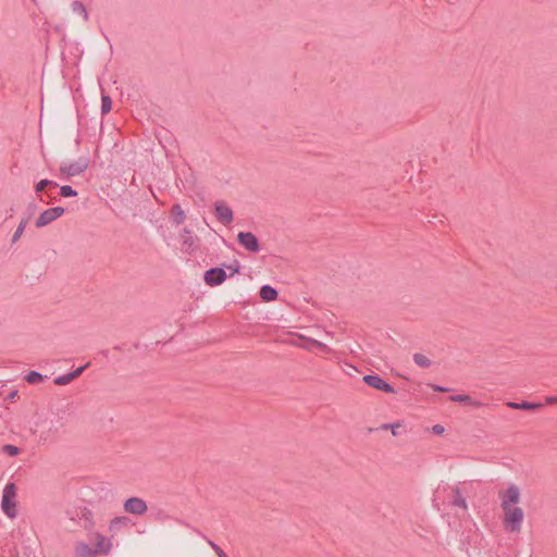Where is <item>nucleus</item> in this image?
Returning a JSON list of instances; mask_svg holds the SVG:
<instances>
[{
  "label": "nucleus",
  "instance_id": "13",
  "mask_svg": "<svg viewBox=\"0 0 557 557\" xmlns=\"http://www.w3.org/2000/svg\"><path fill=\"white\" fill-rule=\"evenodd\" d=\"M74 550L77 557H91L92 555H96L92 546H89L84 541L77 542Z\"/></svg>",
  "mask_w": 557,
  "mask_h": 557
},
{
  "label": "nucleus",
  "instance_id": "11",
  "mask_svg": "<svg viewBox=\"0 0 557 557\" xmlns=\"http://www.w3.org/2000/svg\"><path fill=\"white\" fill-rule=\"evenodd\" d=\"M214 212L219 221L225 225L231 224V222L233 221V211L224 202H216Z\"/></svg>",
  "mask_w": 557,
  "mask_h": 557
},
{
  "label": "nucleus",
  "instance_id": "15",
  "mask_svg": "<svg viewBox=\"0 0 557 557\" xmlns=\"http://www.w3.org/2000/svg\"><path fill=\"white\" fill-rule=\"evenodd\" d=\"M413 360H414L416 364L421 368H429L432 364L431 359L423 354H416L413 356Z\"/></svg>",
  "mask_w": 557,
  "mask_h": 557
},
{
  "label": "nucleus",
  "instance_id": "10",
  "mask_svg": "<svg viewBox=\"0 0 557 557\" xmlns=\"http://www.w3.org/2000/svg\"><path fill=\"white\" fill-rule=\"evenodd\" d=\"M363 381L371 387L382 391L385 393H395V389L392 385L381 379L379 375H366Z\"/></svg>",
  "mask_w": 557,
  "mask_h": 557
},
{
  "label": "nucleus",
  "instance_id": "23",
  "mask_svg": "<svg viewBox=\"0 0 557 557\" xmlns=\"http://www.w3.org/2000/svg\"><path fill=\"white\" fill-rule=\"evenodd\" d=\"M50 185H53V186H57L55 183L49 181V180H41L39 181L36 186H35V189L37 193H40L41 190H44L47 186H50Z\"/></svg>",
  "mask_w": 557,
  "mask_h": 557
},
{
  "label": "nucleus",
  "instance_id": "20",
  "mask_svg": "<svg viewBox=\"0 0 557 557\" xmlns=\"http://www.w3.org/2000/svg\"><path fill=\"white\" fill-rule=\"evenodd\" d=\"M112 109V100L109 96L102 95L101 97V112L102 114H107Z\"/></svg>",
  "mask_w": 557,
  "mask_h": 557
},
{
  "label": "nucleus",
  "instance_id": "24",
  "mask_svg": "<svg viewBox=\"0 0 557 557\" xmlns=\"http://www.w3.org/2000/svg\"><path fill=\"white\" fill-rule=\"evenodd\" d=\"M60 194L62 197H75L77 195L71 186H62L60 188Z\"/></svg>",
  "mask_w": 557,
  "mask_h": 557
},
{
  "label": "nucleus",
  "instance_id": "18",
  "mask_svg": "<svg viewBox=\"0 0 557 557\" xmlns=\"http://www.w3.org/2000/svg\"><path fill=\"white\" fill-rule=\"evenodd\" d=\"M172 215L176 224H182L185 220V213L178 205L173 207Z\"/></svg>",
  "mask_w": 557,
  "mask_h": 557
},
{
  "label": "nucleus",
  "instance_id": "7",
  "mask_svg": "<svg viewBox=\"0 0 557 557\" xmlns=\"http://www.w3.org/2000/svg\"><path fill=\"white\" fill-rule=\"evenodd\" d=\"M129 527V519L125 516L114 517L109 521L108 532L110 537L113 539L115 535L126 530Z\"/></svg>",
  "mask_w": 557,
  "mask_h": 557
},
{
  "label": "nucleus",
  "instance_id": "28",
  "mask_svg": "<svg viewBox=\"0 0 557 557\" xmlns=\"http://www.w3.org/2000/svg\"><path fill=\"white\" fill-rule=\"evenodd\" d=\"M546 404H557V397H548Z\"/></svg>",
  "mask_w": 557,
  "mask_h": 557
},
{
  "label": "nucleus",
  "instance_id": "27",
  "mask_svg": "<svg viewBox=\"0 0 557 557\" xmlns=\"http://www.w3.org/2000/svg\"><path fill=\"white\" fill-rule=\"evenodd\" d=\"M214 548L219 557H227L226 554L222 552L219 547L214 546Z\"/></svg>",
  "mask_w": 557,
  "mask_h": 557
},
{
  "label": "nucleus",
  "instance_id": "3",
  "mask_svg": "<svg viewBox=\"0 0 557 557\" xmlns=\"http://www.w3.org/2000/svg\"><path fill=\"white\" fill-rule=\"evenodd\" d=\"M91 546L96 555H109L113 549V541L101 532L90 533Z\"/></svg>",
  "mask_w": 557,
  "mask_h": 557
},
{
  "label": "nucleus",
  "instance_id": "30",
  "mask_svg": "<svg viewBox=\"0 0 557 557\" xmlns=\"http://www.w3.org/2000/svg\"><path fill=\"white\" fill-rule=\"evenodd\" d=\"M312 344L318 346V347L325 348V346L322 343L318 342V341H312Z\"/></svg>",
  "mask_w": 557,
  "mask_h": 557
},
{
  "label": "nucleus",
  "instance_id": "33",
  "mask_svg": "<svg viewBox=\"0 0 557 557\" xmlns=\"http://www.w3.org/2000/svg\"><path fill=\"white\" fill-rule=\"evenodd\" d=\"M232 271H233L234 273H237V272H238V268H232Z\"/></svg>",
  "mask_w": 557,
  "mask_h": 557
},
{
  "label": "nucleus",
  "instance_id": "25",
  "mask_svg": "<svg viewBox=\"0 0 557 557\" xmlns=\"http://www.w3.org/2000/svg\"><path fill=\"white\" fill-rule=\"evenodd\" d=\"M403 426L400 422L385 424L383 426L384 430H389L394 436L398 435V430Z\"/></svg>",
  "mask_w": 557,
  "mask_h": 557
},
{
  "label": "nucleus",
  "instance_id": "6",
  "mask_svg": "<svg viewBox=\"0 0 557 557\" xmlns=\"http://www.w3.org/2000/svg\"><path fill=\"white\" fill-rule=\"evenodd\" d=\"M226 280V272L221 268H213L205 272L203 281L209 286H218Z\"/></svg>",
  "mask_w": 557,
  "mask_h": 557
},
{
  "label": "nucleus",
  "instance_id": "22",
  "mask_svg": "<svg viewBox=\"0 0 557 557\" xmlns=\"http://www.w3.org/2000/svg\"><path fill=\"white\" fill-rule=\"evenodd\" d=\"M41 380H42V375H41L40 373H38V372H35V371L29 372V373L27 374V376H26V381H27L28 383H32V384H34V383H38V382H40Z\"/></svg>",
  "mask_w": 557,
  "mask_h": 557
},
{
  "label": "nucleus",
  "instance_id": "21",
  "mask_svg": "<svg viewBox=\"0 0 557 557\" xmlns=\"http://www.w3.org/2000/svg\"><path fill=\"white\" fill-rule=\"evenodd\" d=\"M3 453H5L9 456L15 457L20 455L21 449L17 446L7 444L2 447Z\"/></svg>",
  "mask_w": 557,
  "mask_h": 557
},
{
  "label": "nucleus",
  "instance_id": "16",
  "mask_svg": "<svg viewBox=\"0 0 557 557\" xmlns=\"http://www.w3.org/2000/svg\"><path fill=\"white\" fill-rule=\"evenodd\" d=\"M507 405L510 408L523 409V410H533V409L540 408L542 406L541 404H531V403H521V404L508 403Z\"/></svg>",
  "mask_w": 557,
  "mask_h": 557
},
{
  "label": "nucleus",
  "instance_id": "17",
  "mask_svg": "<svg viewBox=\"0 0 557 557\" xmlns=\"http://www.w3.org/2000/svg\"><path fill=\"white\" fill-rule=\"evenodd\" d=\"M27 223H28V220L27 219H22L16 231L14 232L13 236H12V242L13 243H16L23 235L26 226H27Z\"/></svg>",
  "mask_w": 557,
  "mask_h": 557
},
{
  "label": "nucleus",
  "instance_id": "32",
  "mask_svg": "<svg viewBox=\"0 0 557 557\" xmlns=\"http://www.w3.org/2000/svg\"><path fill=\"white\" fill-rule=\"evenodd\" d=\"M16 396V392H13L11 395H10V398H14Z\"/></svg>",
  "mask_w": 557,
  "mask_h": 557
},
{
  "label": "nucleus",
  "instance_id": "8",
  "mask_svg": "<svg viewBox=\"0 0 557 557\" xmlns=\"http://www.w3.org/2000/svg\"><path fill=\"white\" fill-rule=\"evenodd\" d=\"M147 504L138 497L128 498L124 503V510L132 515L141 516L147 511Z\"/></svg>",
  "mask_w": 557,
  "mask_h": 557
},
{
  "label": "nucleus",
  "instance_id": "14",
  "mask_svg": "<svg viewBox=\"0 0 557 557\" xmlns=\"http://www.w3.org/2000/svg\"><path fill=\"white\" fill-rule=\"evenodd\" d=\"M260 297L263 301H273L277 298V292L270 285L260 288Z\"/></svg>",
  "mask_w": 557,
  "mask_h": 557
},
{
  "label": "nucleus",
  "instance_id": "31",
  "mask_svg": "<svg viewBox=\"0 0 557 557\" xmlns=\"http://www.w3.org/2000/svg\"><path fill=\"white\" fill-rule=\"evenodd\" d=\"M434 389L440 391V392H444L445 391L443 387H440V386L435 387Z\"/></svg>",
  "mask_w": 557,
  "mask_h": 557
},
{
  "label": "nucleus",
  "instance_id": "2",
  "mask_svg": "<svg viewBox=\"0 0 557 557\" xmlns=\"http://www.w3.org/2000/svg\"><path fill=\"white\" fill-rule=\"evenodd\" d=\"M16 486L14 483H9L2 491L1 509L10 518L13 519L17 515L16 509Z\"/></svg>",
  "mask_w": 557,
  "mask_h": 557
},
{
  "label": "nucleus",
  "instance_id": "19",
  "mask_svg": "<svg viewBox=\"0 0 557 557\" xmlns=\"http://www.w3.org/2000/svg\"><path fill=\"white\" fill-rule=\"evenodd\" d=\"M451 400L453 401H456V403H463V404H467V405H471V406H480L479 403L474 401L470 396L468 395H456V396H453L451 397Z\"/></svg>",
  "mask_w": 557,
  "mask_h": 557
},
{
  "label": "nucleus",
  "instance_id": "29",
  "mask_svg": "<svg viewBox=\"0 0 557 557\" xmlns=\"http://www.w3.org/2000/svg\"><path fill=\"white\" fill-rule=\"evenodd\" d=\"M457 504H458V506L462 507L463 509H466V508H467V504H466V500H465V499H459V500L457 502Z\"/></svg>",
  "mask_w": 557,
  "mask_h": 557
},
{
  "label": "nucleus",
  "instance_id": "12",
  "mask_svg": "<svg viewBox=\"0 0 557 557\" xmlns=\"http://www.w3.org/2000/svg\"><path fill=\"white\" fill-rule=\"evenodd\" d=\"M88 367V363L78 368L77 370H75L74 372L72 373H67V374H64V375H61V376H58L55 380H54V383L57 385H67L70 384L72 381H74L75 379H77L82 373L83 371Z\"/></svg>",
  "mask_w": 557,
  "mask_h": 557
},
{
  "label": "nucleus",
  "instance_id": "4",
  "mask_svg": "<svg viewBox=\"0 0 557 557\" xmlns=\"http://www.w3.org/2000/svg\"><path fill=\"white\" fill-rule=\"evenodd\" d=\"M88 168V159L79 158L75 161L64 162L60 166V172L66 177L82 174Z\"/></svg>",
  "mask_w": 557,
  "mask_h": 557
},
{
  "label": "nucleus",
  "instance_id": "5",
  "mask_svg": "<svg viewBox=\"0 0 557 557\" xmlns=\"http://www.w3.org/2000/svg\"><path fill=\"white\" fill-rule=\"evenodd\" d=\"M65 210L62 207H54L45 210L36 219L35 225L40 228L44 227L53 221L58 220L64 214Z\"/></svg>",
  "mask_w": 557,
  "mask_h": 557
},
{
  "label": "nucleus",
  "instance_id": "9",
  "mask_svg": "<svg viewBox=\"0 0 557 557\" xmlns=\"http://www.w3.org/2000/svg\"><path fill=\"white\" fill-rule=\"evenodd\" d=\"M238 243L247 250L257 252L259 250V243L257 237L250 232H240L237 235Z\"/></svg>",
  "mask_w": 557,
  "mask_h": 557
},
{
  "label": "nucleus",
  "instance_id": "1",
  "mask_svg": "<svg viewBox=\"0 0 557 557\" xmlns=\"http://www.w3.org/2000/svg\"><path fill=\"white\" fill-rule=\"evenodd\" d=\"M500 508L503 511V527L507 533L518 534L524 523V510L520 506L521 490L518 485L510 484L499 492Z\"/></svg>",
  "mask_w": 557,
  "mask_h": 557
},
{
  "label": "nucleus",
  "instance_id": "26",
  "mask_svg": "<svg viewBox=\"0 0 557 557\" xmlns=\"http://www.w3.org/2000/svg\"><path fill=\"white\" fill-rule=\"evenodd\" d=\"M445 428L442 424H435L432 426V433L435 435H443L445 433Z\"/></svg>",
  "mask_w": 557,
  "mask_h": 557
}]
</instances>
